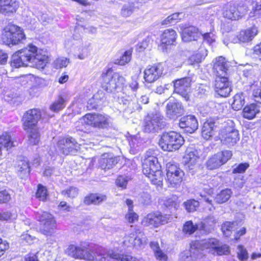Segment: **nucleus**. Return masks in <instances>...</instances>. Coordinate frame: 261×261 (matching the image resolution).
I'll list each match as a JSON object with an SVG mask.
<instances>
[{
	"label": "nucleus",
	"mask_w": 261,
	"mask_h": 261,
	"mask_svg": "<svg viewBox=\"0 0 261 261\" xmlns=\"http://www.w3.org/2000/svg\"><path fill=\"white\" fill-rule=\"evenodd\" d=\"M48 62V57L38 51L36 46L29 45L13 55L11 65L16 68L28 66L29 63L35 65L37 68H44Z\"/></svg>",
	"instance_id": "f257e3e1"
},
{
	"label": "nucleus",
	"mask_w": 261,
	"mask_h": 261,
	"mask_svg": "<svg viewBox=\"0 0 261 261\" xmlns=\"http://www.w3.org/2000/svg\"><path fill=\"white\" fill-rule=\"evenodd\" d=\"M160 169L158 159L153 155H148L147 152L142 162V172L153 184L157 186L162 185L163 179Z\"/></svg>",
	"instance_id": "f03ea898"
},
{
	"label": "nucleus",
	"mask_w": 261,
	"mask_h": 261,
	"mask_svg": "<svg viewBox=\"0 0 261 261\" xmlns=\"http://www.w3.org/2000/svg\"><path fill=\"white\" fill-rule=\"evenodd\" d=\"M102 88L109 93H115L123 90V85L125 83V79L119 73L114 72L113 70L109 68L106 72L101 74Z\"/></svg>",
	"instance_id": "7ed1b4c3"
},
{
	"label": "nucleus",
	"mask_w": 261,
	"mask_h": 261,
	"mask_svg": "<svg viewBox=\"0 0 261 261\" xmlns=\"http://www.w3.org/2000/svg\"><path fill=\"white\" fill-rule=\"evenodd\" d=\"M25 40V36L22 29L17 25L8 24L3 31L2 40L8 46L23 43Z\"/></svg>",
	"instance_id": "20e7f679"
},
{
	"label": "nucleus",
	"mask_w": 261,
	"mask_h": 261,
	"mask_svg": "<svg viewBox=\"0 0 261 261\" xmlns=\"http://www.w3.org/2000/svg\"><path fill=\"white\" fill-rule=\"evenodd\" d=\"M184 141L180 134L171 131L163 134L159 141V145L164 151H173L178 149Z\"/></svg>",
	"instance_id": "39448f33"
},
{
	"label": "nucleus",
	"mask_w": 261,
	"mask_h": 261,
	"mask_svg": "<svg viewBox=\"0 0 261 261\" xmlns=\"http://www.w3.org/2000/svg\"><path fill=\"white\" fill-rule=\"evenodd\" d=\"M109 117L107 115L88 113L81 118L80 122L99 128L106 127L109 125Z\"/></svg>",
	"instance_id": "423d86ee"
},
{
	"label": "nucleus",
	"mask_w": 261,
	"mask_h": 261,
	"mask_svg": "<svg viewBox=\"0 0 261 261\" xmlns=\"http://www.w3.org/2000/svg\"><path fill=\"white\" fill-rule=\"evenodd\" d=\"M232 152L230 150H224L210 157L206 162V167L209 170H215L219 168L225 164L232 156Z\"/></svg>",
	"instance_id": "0eeeda50"
},
{
	"label": "nucleus",
	"mask_w": 261,
	"mask_h": 261,
	"mask_svg": "<svg viewBox=\"0 0 261 261\" xmlns=\"http://www.w3.org/2000/svg\"><path fill=\"white\" fill-rule=\"evenodd\" d=\"M165 126L164 118L159 114L148 115L144 120V130L146 133H154Z\"/></svg>",
	"instance_id": "6e6552de"
},
{
	"label": "nucleus",
	"mask_w": 261,
	"mask_h": 261,
	"mask_svg": "<svg viewBox=\"0 0 261 261\" xmlns=\"http://www.w3.org/2000/svg\"><path fill=\"white\" fill-rule=\"evenodd\" d=\"M167 179L172 187H179L182 181L184 172L176 165L168 164L167 165Z\"/></svg>",
	"instance_id": "1a4fd4ad"
},
{
	"label": "nucleus",
	"mask_w": 261,
	"mask_h": 261,
	"mask_svg": "<svg viewBox=\"0 0 261 261\" xmlns=\"http://www.w3.org/2000/svg\"><path fill=\"white\" fill-rule=\"evenodd\" d=\"M219 139L223 144L232 146L239 140V133L238 130L229 126H224L220 130Z\"/></svg>",
	"instance_id": "9d476101"
},
{
	"label": "nucleus",
	"mask_w": 261,
	"mask_h": 261,
	"mask_svg": "<svg viewBox=\"0 0 261 261\" xmlns=\"http://www.w3.org/2000/svg\"><path fill=\"white\" fill-rule=\"evenodd\" d=\"M247 11V7L240 2L228 3L225 7L224 16L230 19H238Z\"/></svg>",
	"instance_id": "9b49d317"
},
{
	"label": "nucleus",
	"mask_w": 261,
	"mask_h": 261,
	"mask_svg": "<svg viewBox=\"0 0 261 261\" xmlns=\"http://www.w3.org/2000/svg\"><path fill=\"white\" fill-rule=\"evenodd\" d=\"M60 151L64 155L74 154L80 149V145L72 137L63 138L58 142Z\"/></svg>",
	"instance_id": "f8f14e48"
},
{
	"label": "nucleus",
	"mask_w": 261,
	"mask_h": 261,
	"mask_svg": "<svg viewBox=\"0 0 261 261\" xmlns=\"http://www.w3.org/2000/svg\"><path fill=\"white\" fill-rule=\"evenodd\" d=\"M41 117V112L39 109H33L27 111L22 117L23 129L29 132L31 128L36 127Z\"/></svg>",
	"instance_id": "ddd939ff"
},
{
	"label": "nucleus",
	"mask_w": 261,
	"mask_h": 261,
	"mask_svg": "<svg viewBox=\"0 0 261 261\" xmlns=\"http://www.w3.org/2000/svg\"><path fill=\"white\" fill-rule=\"evenodd\" d=\"M170 216L168 215H162L160 212L151 213L143 218L142 224L145 226H152L155 227L168 222Z\"/></svg>",
	"instance_id": "4468645a"
},
{
	"label": "nucleus",
	"mask_w": 261,
	"mask_h": 261,
	"mask_svg": "<svg viewBox=\"0 0 261 261\" xmlns=\"http://www.w3.org/2000/svg\"><path fill=\"white\" fill-rule=\"evenodd\" d=\"M37 218L43 224L42 230L45 234L53 233L56 224L54 217L50 214L45 212H37Z\"/></svg>",
	"instance_id": "2eb2a0df"
},
{
	"label": "nucleus",
	"mask_w": 261,
	"mask_h": 261,
	"mask_svg": "<svg viewBox=\"0 0 261 261\" xmlns=\"http://www.w3.org/2000/svg\"><path fill=\"white\" fill-rule=\"evenodd\" d=\"M191 83V79L189 77L178 79L174 82V92L180 95L186 101L189 99V93Z\"/></svg>",
	"instance_id": "dca6fc26"
},
{
	"label": "nucleus",
	"mask_w": 261,
	"mask_h": 261,
	"mask_svg": "<svg viewBox=\"0 0 261 261\" xmlns=\"http://www.w3.org/2000/svg\"><path fill=\"white\" fill-rule=\"evenodd\" d=\"M184 113L182 103L177 100L169 101L166 106V114L168 118L175 120Z\"/></svg>",
	"instance_id": "f3484780"
},
{
	"label": "nucleus",
	"mask_w": 261,
	"mask_h": 261,
	"mask_svg": "<svg viewBox=\"0 0 261 261\" xmlns=\"http://www.w3.org/2000/svg\"><path fill=\"white\" fill-rule=\"evenodd\" d=\"M215 89L216 92L221 97L228 96L231 89L227 77L225 76L216 77L215 81Z\"/></svg>",
	"instance_id": "a211bd4d"
},
{
	"label": "nucleus",
	"mask_w": 261,
	"mask_h": 261,
	"mask_svg": "<svg viewBox=\"0 0 261 261\" xmlns=\"http://www.w3.org/2000/svg\"><path fill=\"white\" fill-rule=\"evenodd\" d=\"M87 246V245L85 246L81 245L79 247H75L74 254L75 257L88 261H92L94 259L99 260V261H106L105 257H102L100 259L98 258L95 253L88 250Z\"/></svg>",
	"instance_id": "6ab92c4d"
},
{
	"label": "nucleus",
	"mask_w": 261,
	"mask_h": 261,
	"mask_svg": "<svg viewBox=\"0 0 261 261\" xmlns=\"http://www.w3.org/2000/svg\"><path fill=\"white\" fill-rule=\"evenodd\" d=\"M179 126L181 128H185L187 133H193L197 129L198 123L196 117L190 115L180 118Z\"/></svg>",
	"instance_id": "aec40b11"
},
{
	"label": "nucleus",
	"mask_w": 261,
	"mask_h": 261,
	"mask_svg": "<svg viewBox=\"0 0 261 261\" xmlns=\"http://www.w3.org/2000/svg\"><path fill=\"white\" fill-rule=\"evenodd\" d=\"M177 34L172 29L165 30L161 36V44L159 47L163 51L167 49L168 46L174 45L176 42Z\"/></svg>",
	"instance_id": "412c9836"
},
{
	"label": "nucleus",
	"mask_w": 261,
	"mask_h": 261,
	"mask_svg": "<svg viewBox=\"0 0 261 261\" xmlns=\"http://www.w3.org/2000/svg\"><path fill=\"white\" fill-rule=\"evenodd\" d=\"M162 74L159 65L148 66L144 71V79L146 82L152 83L157 80Z\"/></svg>",
	"instance_id": "4be33fe9"
},
{
	"label": "nucleus",
	"mask_w": 261,
	"mask_h": 261,
	"mask_svg": "<svg viewBox=\"0 0 261 261\" xmlns=\"http://www.w3.org/2000/svg\"><path fill=\"white\" fill-rule=\"evenodd\" d=\"M213 69L216 77L226 76L228 69V64L224 58L219 57L216 58Z\"/></svg>",
	"instance_id": "5701e85b"
},
{
	"label": "nucleus",
	"mask_w": 261,
	"mask_h": 261,
	"mask_svg": "<svg viewBox=\"0 0 261 261\" xmlns=\"http://www.w3.org/2000/svg\"><path fill=\"white\" fill-rule=\"evenodd\" d=\"M19 6L17 0H0V13L10 14L15 12Z\"/></svg>",
	"instance_id": "b1692460"
},
{
	"label": "nucleus",
	"mask_w": 261,
	"mask_h": 261,
	"mask_svg": "<svg viewBox=\"0 0 261 261\" xmlns=\"http://www.w3.org/2000/svg\"><path fill=\"white\" fill-rule=\"evenodd\" d=\"M201 36V33L199 31L198 28L194 26L186 27L183 29L181 34L182 40L184 42L197 40Z\"/></svg>",
	"instance_id": "393cba45"
},
{
	"label": "nucleus",
	"mask_w": 261,
	"mask_h": 261,
	"mask_svg": "<svg viewBox=\"0 0 261 261\" xmlns=\"http://www.w3.org/2000/svg\"><path fill=\"white\" fill-rule=\"evenodd\" d=\"M199 158L198 152L195 149H188L184 157V165L189 170L193 169Z\"/></svg>",
	"instance_id": "a878e982"
},
{
	"label": "nucleus",
	"mask_w": 261,
	"mask_h": 261,
	"mask_svg": "<svg viewBox=\"0 0 261 261\" xmlns=\"http://www.w3.org/2000/svg\"><path fill=\"white\" fill-rule=\"evenodd\" d=\"M204 244L206 248H212L215 250L217 254L221 255L227 254L229 252V248L226 245L221 246H218V241L216 239H210L205 241Z\"/></svg>",
	"instance_id": "bb28decb"
},
{
	"label": "nucleus",
	"mask_w": 261,
	"mask_h": 261,
	"mask_svg": "<svg viewBox=\"0 0 261 261\" xmlns=\"http://www.w3.org/2000/svg\"><path fill=\"white\" fill-rule=\"evenodd\" d=\"M119 160V156H113L108 154H103L99 160V166L102 169H110L115 166Z\"/></svg>",
	"instance_id": "cd10ccee"
},
{
	"label": "nucleus",
	"mask_w": 261,
	"mask_h": 261,
	"mask_svg": "<svg viewBox=\"0 0 261 261\" xmlns=\"http://www.w3.org/2000/svg\"><path fill=\"white\" fill-rule=\"evenodd\" d=\"M258 30L257 28L253 27L248 29L241 31L237 37L239 42L246 43L252 40L257 35Z\"/></svg>",
	"instance_id": "c85d7f7f"
},
{
	"label": "nucleus",
	"mask_w": 261,
	"mask_h": 261,
	"mask_svg": "<svg viewBox=\"0 0 261 261\" xmlns=\"http://www.w3.org/2000/svg\"><path fill=\"white\" fill-rule=\"evenodd\" d=\"M16 168L20 175L29 174L30 171L29 161L25 156H18L16 164Z\"/></svg>",
	"instance_id": "c756f323"
},
{
	"label": "nucleus",
	"mask_w": 261,
	"mask_h": 261,
	"mask_svg": "<svg viewBox=\"0 0 261 261\" xmlns=\"http://www.w3.org/2000/svg\"><path fill=\"white\" fill-rule=\"evenodd\" d=\"M17 142L11 138L9 133L6 132L0 136V150L1 151L3 147L8 150L11 147L17 146Z\"/></svg>",
	"instance_id": "7c9ffc66"
},
{
	"label": "nucleus",
	"mask_w": 261,
	"mask_h": 261,
	"mask_svg": "<svg viewBox=\"0 0 261 261\" xmlns=\"http://www.w3.org/2000/svg\"><path fill=\"white\" fill-rule=\"evenodd\" d=\"M260 112L259 108L255 103L246 106L243 109V116L244 118L251 120L255 117L256 114Z\"/></svg>",
	"instance_id": "2f4dec72"
},
{
	"label": "nucleus",
	"mask_w": 261,
	"mask_h": 261,
	"mask_svg": "<svg viewBox=\"0 0 261 261\" xmlns=\"http://www.w3.org/2000/svg\"><path fill=\"white\" fill-rule=\"evenodd\" d=\"M215 124L214 122L211 121L204 123L201 130L202 136L204 139L208 140L214 135Z\"/></svg>",
	"instance_id": "473e14b6"
},
{
	"label": "nucleus",
	"mask_w": 261,
	"mask_h": 261,
	"mask_svg": "<svg viewBox=\"0 0 261 261\" xmlns=\"http://www.w3.org/2000/svg\"><path fill=\"white\" fill-rule=\"evenodd\" d=\"M207 50L203 47H200L198 52L192 55L189 59L191 64L199 63L201 62L207 56Z\"/></svg>",
	"instance_id": "72a5a7b5"
},
{
	"label": "nucleus",
	"mask_w": 261,
	"mask_h": 261,
	"mask_svg": "<svg viewBox=\"0 0 261 261\" xmlns=\"http://www.w3.org/2000/svg\"><path fill=\"white\" fill-rule=\"evenodd\" d=\"M106 199V196L105 195L97 194H92L85 198L84 203L86 205H89L91 204H99L100 202L105 200Z\"/></svg>",
	"instance_id": "f704fd0d"
},
{
	"label": "nucleus",
	"mask_w": 261,
	"mask_h": 261,
	"mask_svg": "<svg viewBox=\"0 0 261 261\" xmlns=\"http://www.w3.org/2000/svg\"><path fill=\"white\" fill-rule=\"evenodd\" d=\"M216 222L217 220L214 217L210 216L202 222L200 229L203 230L206 232H210L214 229Z\"/></svg>",
	"instance_id": "c9c22d12"
},
{
	"label": "nucleus",
	"mask_w": 261,
	"mask_h": 261,
	"mask_svg": "<svg viewBox=\"0 0 261 261\" xmlns=\"http://www.w3.org/2000/svg\"><path fill=\"white\" fill-rule=\"evenodd\" d=\"M245 104V96L243 93H239L233 96V101L232 103V108L238 111L241 110Z\"/></svg>",
	"instance_id": "e433bc0d"
},
{
	"label": "nucleus",
	"mask_w": 261,
	"mask_h": 261,
	"mask_svg": "<svg viewBox=\"0 0 261 261\" xmlns=\"http://www.w3.org/2000/svg\"><path fill=\"white\" fill-rule=\"evenodd\" d=\"M232 192L229 189H226L222 190L215 197L217 203L221 204L228 200L231 197Z\"/></svg>",
	"instance_id": "4c0bfd02"
},
{
	"label": "nucleus",
	"mask_w": 261,
	"mask_h": 261,
	"mask_svg": "<svg viewBox=\"0 0 261 261\" xmlns=\"http://www.w3.org/2000/svg\"><path fill=\"white\" fill-rule=\"evenodd\" d=\"M150 246L153 250L156 259L159 260H166L167 259V255L160 248L158 242H152L150 243Z\"/></svg>",
	"instance_id": "58836bf2"
},
{
	"label": "nucleus",
	"mask_w": 261,
	"mask_h": 261,
	"mask_svg": "<svg viewBox=\"0 0 261 261\" xmlns=\"http://www.w3.org/2000/svg\"><path fill=\"white\" fill-rule=\"evenodd\" d=\"M65 99L62 96L59 95L58 98L50 105L49 109L53 112H58L65 108Z\"/></svg>",
	"instance_id": "ea45409f"
},
{
	"label": "nucleus",
	"mask_w": 261,
	"mask_h": 261,
	"mask_svg": "<svg viewBox=\"0 0 261 261\" xmlns=\"http://www.w3.org/2000/svg\"><path fill=\"white\" fill-rule=\"evenodd\" d=\"M135 233L136 236L134 239H133V244L134 246L140 247L141 245L145 244L146 238L144 233L139 229L136 230Z\"/></svg>",
	"instance_id": "a19ab883"
},
{
	"label": "nucleus",
	"mask_w": 261,
	"mask_h": 261,
	"mask_svg": "<svg viewBox=\"0 0 261 261\" xmlns=\"http://www.w3.org/2000/svg\"><path fill=\"white\" fill-rule=\"evenodd\" d=\"M237 223L235 222H226L222 225L221 229L224 235L228 237H229L231 232L235 230Z\"/></svg>",
	"instance_id": "79ce46f5"
},
{
	"label": "nucleus",
	"mask_w": 261,
	"mask_h": 261,
	"mask_svg": "<svg viewBox=\"0 0 261 261\" xmlns=\"http://www.w3.org/2000/svg\"><path fill=\"white\" fill-rule=\"evenodd\" d=\"M28 133H30L28 136L30 143L33 145L37 144L40 141V135L36 127L31 128Z\"/></svg>",
	"instance_id": "37998d69"
},
{
	"label": "nucleus",
	"mask_w": 261,
	"mask_h": 261,
	"mask_svg": "<svg viewBox=\"0 0 261 261\" xmlns=\"http://www.w3.org/2000/svg\"><path fill=\"white\" fill-rule=\"evenodd\" d=\"M184 61V58L180 53L173 55L169 59L171 65L176 67H180Z\"/></svg>",
	"instance_id": "c03bdc74"
},
{
	"label": "nucleus",
	"mask_w": 261,
	"mask_h": 261,
	"mask_svg": "<svg viewBox=\"0 0 261 261\" xmlns=\"http://www.w3.org/2000/svg\"><path fill=\"white\" fill-rule=\"evenodd\" d=\"M198 229L197 225H194L191 221L186 222L182 228L183 232L188 234L193 233Z\"/></svg>",
	"instance_id": "a18cd8bd"
},
{
	"label": "nucleus",
	"mask_w": 261,
	"mask_h": 261,
	"mask_svg": "<svg viewBox=\"0 0 261 261\" xmlns=\"http://www.w3.org/2000/svg\"><path fill=\"white\" fill-rule=\"evenodd\" d=\"M186 210L188 212H193L196 210L199 206V203L198 201L194 199H190L184 202Z\"/></svg>",
	"instance_id": "49530a36"
},
{
	"label": "nucleus",
	"mask_w": 261,
	"mask_h": 261,
	"mask_svg": "<svg viewBox=\"0 0 261 261\" xmlns=\"http://www.w3.org/2000/svg\"><path fill=\"white\" fill-rule=\"evenodd\" d=\"M36 195L40 200L45 201L48 195L46 188L40 184L38 185Z\"/></svg>",
	"instance_id": "de8ad7c7"
},
{
	"label": "nucleus",
	"mask_w": 261,
	"mask_h": 261,
	"mask_svg": "<svg viewBox=\"0 0 261 261\" xmlns=\"http://www.w3.org/2000/svg\"><path fill=\"white\" fill-rule=\"evenodd\" d=\"M79 194V190L77 188L70 187L69 188L62 191V194L71 199L76 197Z\"/></svg>",
	"instance_id": "09e8293b"
},
{
	"label": "nucleus",
	"mask_w": 261,
	"mask_h": 261,
	"mask_svg": "<svg viewBox=\"0 0 261 261\" xmlns=\"http://www.w3.org/2000/svg\"><path fill=\"white\" fill-rule=\"evenodd\" d=\"M69 63V59L62 57L57 59L54 62V67L56 69L65 67Z\"/></svg>",
	"instance_id": "8fccbe9b"
},
{
	"label": "nucleus",
	"mask_w": 261,
	"mask_h": 261,
	"mask_svg": "<svg viewBox=\"0 0 261 261\" xmlns=\"http://www.w3.org/2000/svg\"><path fill=\"white\" fill-rule=\"evenodd\" d=\"M237 255L239 259L242 261H246L248 258V253L242 245L238 246Z\"/></svg>",
	"instance_id": "3c124183"
},
{
	"label": "nucleus",
	"mask_w": 261,
	"mask_h": 261,
	"mask_svg": "<svg viewBox=\"0 0 261 261\" xmlns=\"http://www.w3.org/2000/svg\"><path fill=\"white\" fill-rule=\"evenodd\" d=\"M134 11V6L132 4L124 5L121 11V15L124 17L130 16Z\"/></svg>",
	"instance_id": "603ef678"
},
{
	"label": "nucleus",
	"mask_w": 261,
	"mask_h": 261,
	"mask_svg": "<svg viewBox=\"0 0 261 261\" xmlns=\"http://www.w3.org/2000/svg\"><path fill=\"white\" fill-rule=\"evenodd\" d=\"M130 180V178L128 176L120 175L116 180V185L122 189H125L128 181Z\"/></svg>",
	"instance_id": "864d4df0"
},
{
	"label": "nucleus",
	"mask_w": 261,
	"mask_h": 261,
	"mask_svg": "<svg viewBox=\"0 0 261 261\" xmlns=\"http://www.w3.org/2000/svg\"><path fill=\"white\" fill-rule=\"evenodd\" d=\"M132 51L130 50L125 51L118 61V64L124 65L128 63L131 59Z\"/></svg>",
	"instance_id": "5fc2aeb1"
},
{
	"label": "nucleus",
	"mask_w": 261,
	"mask_h": 261,
	"mask_svg": "<svg viewBox=\"0 0 261 261\" xmlns=\"http://www.w3.org/2000/svg\"><path fill=\"white\" fill-rule=\"evenodd\" d=\"M110 257L112 258L116 259L118 261H134L135 258L130 255H120L117 253H112Z\"/></svg>",
	"instance_id": "6e6d98bb"
},
{
	"label": "nucleus",
	"mask_w": 261,
	"mask_h": 261,
	"mask_svg": "<svg viewBox=\"0 0 261 261\" xmlns=\"http://www.w3.org/2000/svg\"><path fill=\"white\" fill-rule=\"evenodd\" d=\"M249 166V165L248 163H241L233 169L232 173H237L244 172Z\"/></svg>",
	"instance_id": "4d7b16f0"
},
{
	"label": "nucleus",
	"mask_w": 261,
	"mask_h": 261,
	"mask_svg": "<svg viewBox=\"0 0 261 261\" xmlns=\"http://www.w3.org/2000/svg\"><path fill=\"white\" fill-rule=\"evenodd\" d=\"M10 199V195L6 190L0 191V203L8 202Z\"/></svg>",
	"instance_id": "13d9d810"
},
{
	"label": "nucleus",
	"mask_w": 261,
	"mask_h": 261,
	"mask_svg": "<svg viewBox=\"0 0 261 261\" xmlns=\"http://www.w3.org/2000/svg\"><path fill=\"white\" fill-rule=\"evenodd\" d=\"M252 97L254 101L261 104V89L258 88L253 89Z\"/></svg>",
	"instance_id": "bf43d9fd"
},
{
	"label": "nucleus",
	"mask_w": 261,
	"mask_h": 261,
	"mask_svg": "<svg viewBox=\"0 0 261 261\" xmlns=\"http://www.w3.org/2000/svg\"><path fill=\"white\" fill-rule=\"evenodd\" d=\"M195 257L192 255V253L186 251L181 254L180 256L181 261H194Z\"/></svg>",
	"instance_id": "052dcab7"
},
{
	"label": "nucleus",
	"mask_w": 261,
	"mask_h": 261,
	"mask_svg": "<svg viewBox=\"0 0 261 261\" xmlns=\"http://www.w3.org/2000/svg\"><path fill=\"white\" fill-rule=\"evenodd\" d=\"M140 200L143 204L148 205L151 202L150 195L148 193H144L142 194Z\"/></svg>",
	"instance_id": "680f3d73"
},
{
	"label": "nucleus",
	"mask_w": 261,
	"mask_h": 261,
	"mask_svg": "<svg viewBox=\"0 0 261 261\" xmlns=\"http://www.w3.org/2000/svg\"><path fill=\"white\" fill-rule=\"evenodd\" d=\"M139 141L140 139L137 136H135L130 137V138L128 139V141L130 147L132 148H135L138 146V144L140 143Z\"/></svg>",
	"instance_id": "e2e57ef3"
},
{
	"label": "nucleus",
	"mask_w": 261,
	"mask_h": 261,
	"mask_svg": "<svg viewBox=\"0 0 261 261\" xmlns=\"http://www.w3.org/2000/svg\"><path fill=\"white\" fill-rule=\"evenodd\" d=\"M14 216H15L14 214H12V213H9L8 212H4L3 213H0V220H1L8 221L12 219L15 218Z\"/></svg>",
	"instance_id": "0e129e2a"
},
{
	"label": "nucleus",
	"mask_w": 261,
	"mask_h": 261,
	"mask_svg": "<svg viewBox=\"0 0 261 261\" xmlns=\"http://www.w3.org/2000/svg\"><path fill=\"white\" fill-rule=\"evenodd\" d=\"M244 181L241 177H236L233 181V186L235 188L241 189L244 186Z\"/></svg>",
	"instance_id": "69168bd1"
},
{
	"label": "nucleus",
	"mask_w": 261,
	"mask_h": 261,
	"mask_svg": "<svg viewBox=\"0 0 261 261\" xmlns=\"http://www.w3.org/2000/svg\"><path fill=\"white\" fill-rule=\"evenodd\" d=\"M126 218L129 223H133L137 220L138 215L136 213L133 212L132 210L126 215Z\"/></svg>",
	"instance_id": "338daca9"
},
{
	"label": "nucleus",
	"mask_w": 261,
	"mask_h": 261,
	"mask_svg": "<svg viewBox=\"0 0 261 261\" xmlns=\"http://www.w3.org/2000/svg\"><path fill=\"white\" fill-rule=\"evenodd\" d=\"M254 4L253 6V9L257 14L261 13V0H252Z\"/></svg>",
	"instance_id": "774afa93"
}]
</instances>
